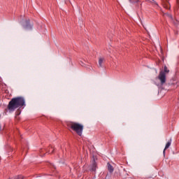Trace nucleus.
<instances>
[{"label": "nucleus", "mask_w": 179, "mask_h": 179, "mask_svg": "<svg viewBox=\"0 0 179 179\" xmlns=\"http://www.w3.org/2000/svg\"><path fill=\"white\" fill-rule=\"evenodd\" d=\"M67 126L71 128L72 131L78 134V135H82L83 134L84 126L82 124L75 122H69Z\"/></svg>", "instance_id": "obj_2"}, {"label": "nucleus", "mask_w": 179, "mask_h": 179, "mask_svg": "<svg viewBox=\"0 0 179 179\" xmlns=\"http://www.w3.org/2000/svg\"><path fill=\"white\" fill-rule=\"evenodd\" d=\"M41 152H43V150H41Z\"/></svg>", "instance_id": "obj_12"}, {"label": "nucleus", "mask_w": 179, "mask_h": 179, "mask_svg": "<svg viewBox=\"0 0 179 179\" xmlns=\"http://www.w3.org/2000/svg\"><path fill=\"white\" fill-rule=\"evenodd\" d=\"M23 106H26V101H24V98L22 96H18L13 98L10 100L8 105V109L9 110V111H15L16 108H19V107H23Z\"/></svg>", "instance_id": "obj_1"}, {"label": "nucleus", "mask_w": 179, "mask_h": 179, "mask_svg": "<svg viewBox=\"0 0 179 179\" xmlns=\"http://www.w3.org/2000/svg\"><path fill=\"white\" fill-rule=\"evenodd\" d=\"M22 27H24V30H31L33 25L30 24V20H27L22 22Z\"/></svg>", "instance_id": "obj_4"}, {"label": "nucleus", "mask_w": 179, "mask_h": 179, "mask_svg": "<svg viewBox=\"0 0 179 179\" xmlns=\"http://www.w3.org/2000/svg\"><path fill=\"white\" fill-rule=\"evenodd\" d=\"M104 62V58L100 57L99 59V65L101 68L103 66V62Z\"/></svg>", "instance_id": "obj_8"}, {"label": "nucleus", "mask_w": 179, "mask_h": 179, "mask_svg": "<svg viewBox=\"0 0 179 179\" xmlns=\"http://www.w3.org/2000/svg\"><path fill=\"white\" fill-rule=\"evenodd\" d=\"M108 170L109 173H113L114 171V167H113L110 163H108Z\"/></svg>", "instance_id": "obj_7"}, {"label": "nucleus", "mask_w": 179, "mask_h": 179, "mask_svg": "<svg viewBox=\"0 0 179 179\" xmlns=\"http://www.w3.org/2000/svg\"><path fill=\"white\" fill-rule=\"evenodd\" d=\"M170 146H171V138H170L168 141V142H167V143H166V145L165 146V148H164V150L163 151L164 155H166V150H167V149H169V148H170Z\"/></svg>", "instance_id": "obj_6"}, {"label": "nucleus", "mask_w": 179, "mask_h": 179, "mask_svg": "<svg viewBox=\"0 0 179 179\" xmlns=\"http://www.w3.org/2000/svg\"><path fill=\"white\" fill-rule=\"evenodd\" d=\"M20 114V112H19V111H17L16 113L17 115H19Z\"/></svg>", "instance_id": "obj_11"}, {"label": "nucleus", "mask_w": 179, "mask_h": 179, "mask_svg": "<svg viewBox=\"0 0 179 179\" xmlns=\"http://www.w3.org/2000/svg\"><path fill=\"white\" fill-rule=\"evenodd\" d=\"M170 70L167 68V66H164V71H161L158 76V79L161 82V85L166 83V73H169Z\"/></svg>", "instance_id": "obj_3"}, {"label": "nucleus", "mask_w": 179, "mask_h": 179, "mask_svg": "<svg viewBox=\"0 0 179 179\" xmlns=\"http://www.w3.org/2000/svg\"><path fill=\"white\" fill-rule=\"evenodd\" d=\"M48 153H54V148H52V146L50 147Z\"/></svg>", "instance_id": "obj_9"}, {"label": "nucleus", "mask_w": 179, "mask_h": 179, "mask_svg": "<svg viewBox=\"0 0 179 179\" xmlns=\"http://www.w3.org/2000/svg\"><path fill=\"white\" fill-rule=\"evenodd\" d=\"M131 3H136L139 0H129Z\"/></svg>", "instance_id": "obj_10"}, {"label": "nucleus", "mask_w": 179, "mask_h": 179, "mask_svg": "<svg viewBox=\"0 0 179 179\" xmlns=\"http://www.w3.org/2000/svg\"><path fill=\"white\" fill-rule=\"evenodd\" d=\"M166 9H169V7H166Z\"/></svg>", "instance_id": "obj_13"}, {"label": "nucleus", "mask_w": 179, "mask_h": 179, "mask_svg": "<svg viewBox=\"0 0 179 179\" xmlns=\"http://www.w3.org/2000/svg\"><path fill=\"white\" fill-rule=\"evenodd\" d=\"M96 169H97V164L96 163V160L94 159V157H93L92 164L91 165V171H96Z\"/></svg>", "instance_id": "obj_5"}, {"label": "nucleus", "mask_w": 179, "mask_h": 179, "mask_svg": "<svg viewBox=\"0 0 179 179\" xmlns=\"http://www.w3.org/2000/svg\"><path fill=\"white\" fill-rule=\"evenodd\" d=\"M0 131H1V126H0Z\"/></svg>", "instance_id": "obj_14"}]
</instances>
